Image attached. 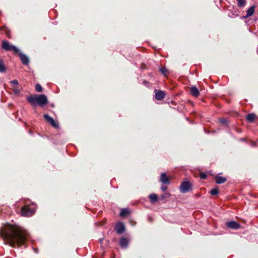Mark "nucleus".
Segmentation results:
<instances>
[{"instance_id": "17", "label": "nucleus", "mask_w": 258, "mask_h": 258, "mask_svg": "<svg viewBox=\"0 0 258 258\" xmlns=\"http://www.w3.org/2000/svg\"><path fill=\"white\" fill-rule=\"evenodd\" d=\"M255 115L254 114H253V113H250V114H248L246 116V119L249 122H252L254 120V119L255 118Z\"/></svg>"}, {"instance_id": "27", "label": "nucleus", "mask_w": 258, "mask_h": 258, "mask_svg": "<svg viewBox=\"0 0 258 258\" xmlns=\"http://www.w3.org/2000/svg\"><path fill=\"white\" fill-rule=\"evenodd\" d=\"M228 15L229 17H230L231 18H234V17H237L238 16V14L237 13H236L235 14H233L232 15H231L229 13L228 14Z\"/></svg>"}, {"instance_id": "9", "label": "nucleus", "mask_w": 258, "mask_h": 258, "mask_svg": "<svg viewBox=\"0 0 258 258\" xmlns=\"http://www.w3.org/2000/svg\"><path fill=\"white\" fill-rule=\"evenodd\" d=\"M16 53L19 54L23 64H28V63L29 62V58H28V57L25 54L22 53L20 51V50H19V52H17Z\"/></svg>"}, {"instance_id": "21", "label": "nucleus", "mask_w": 258, "mask_h": 258, "mask_svg": "<svg viewBox=\"0 0 258 258\" xmlns=\"http://www.w3.org/2000/svg\"><path fill=\"white\" fill-rule=\"evenodd\" d=\"M35 89L38 92H41L42 91V88L41 86L39 84L36 85Z\"/></svg>"}, {"instance_id": "29", "label": "nucleus", "mask_w": 258, "mask_h": 258, "mask_svg": "<svg viewBox=\"0 0 258 258\" xmlns=\"http://www.w3.org/2000/svg\"><path fill=\"white\" fill-rule=\"evenodd\" d=\"M167 188V187L166 186H161V189L163 191H165V190H166Z\"/></svg>"}, {"instance_id": "23", "label": "nucleus", "mask_w": 258, "mask_h": 258, "mask_svg": "<svg viewBox=\"0 0 258 258\" xmlns=\"http://www.w3.org/2000/svg\"><path fill=\"white\" fill-rule=\"evenodd\" d=\"M160 71L164 75H166V74L168 72L166 68H160Z\"/></svg>"}, {"instance_id": "14", "label": "nucleus", "mask_w": 258, "mask_h": 258, "mask_svg": "<svg viewBox=\"0 0 258 258\" xmlns=\"http://www.w3.org/2000/svg\"><path fill=\"white\" fill-rule=\"evenodd\" d=\"M254 8H255V6H252L251 7H250L247 10V11L246 12L247 14H246V15L245 16V18H247V17L251 16L254 13Z\"/></svg>"}, {"instance_id": "15", "label": "nucleus", "mask_w": 258, "mask_h": 258, "mask_svg": "<svg viewBox=\"0 0 258 258\" xmlns=\"http://www.w3.org/2000/svg\"><path fill=\"white\" fill-rule=\"evenodd\" d=\"M216 182L218 184H221L225 182L226 181V178L224 177H222L217 175L215 177Z\"/></svg>"}, {"instance_id": "18", "label": "nucleus", "mask_w": 258, "mask_h": 258, "mask_svg": "<svg viewBox=\"0 0 258 258\" xmlns=\"http://www.w3.org/2000/svg\"><path fill=\"white\" fill-rule=\"evenodd\" d=\"M149 198L152 202H156L158 200V196L156 194H152L149 196Z\"/></svg>"}, {"instance_id": "30", "label": "nucleus", "mask_w": 258, "mask_h": 258, "mask_svg": "<svg viewBox=\"0 0 258 258\" xmlns=\"http://www.w3.org/2000/svg\"><path fill=\"white\" fill-rule=\"evenodd\" d=\"M14 92L16 93V94H18L19 93V90L17 88H16V89H14Z\"/></svg>"}, {"instance_id": "16", "label": "nucleus", "mask_w": 258, "mask_h": 258, "mask_svg": "<svg viewBox=\"0 0 258 258\" xmlns=\"http://www.w3.org/2000/svg\"><path fill=\"white\" fill-rule=\"evenodd\" d=\"M6 71V69L3 60L0 59V73H5Z\"/></svg>"}, {"instance_id": "7", "label": "nucleus", "mask_w": 258, "mask_h": 258, "mask_svg": "<svg viewBox=\"0 0 258 258\" xmlns=\"http://www.w3.org/2000/svg\"><path fill=\"white\" fill-rule=\"evenodd\" d=\"M115 229L118 234H121L124 232L125 227L122 223L119 222L115 225Z\"/></svg>"}, {"instance_id": "2", "label": "nucleus", "mask_w": 258, "mask_h": 258, "mask_svg": "<svg viewBox=\"0 0 258 258\" xmlns=\"http://www.w3.org/2000/svg\"><path fill=\"white\" fill-rule=\"evenodd\" d=\"M28 101L33 106L37 104L43 106L48 103L46 96L44 94L34 95L29 96L27 98Z\"/></svg>"}, {"instance_id": "28", "label": "nucleus", "mask_w": 258, "mask_h": 258, "mask_svg": "<svg viewBox=\"0 0 258 258\" xmlns=\"http://www.w3.org/2000/svg\"><path fill=\"white\" fill-rule=\"evenodd\" d=\"M220 121L221 123L225 124V123H226L227 120L225 119H224V118H222V119H221L220 120Z\"/></svg>"}, {"instance_id": "22", "label": "nucleus", "mask_w": 258, "mask_h": 258, "mask_svg": "<svg viewBox=\"0 0 258 258\" xmlns=\"http://www.w3.org/2000/svg\"><path fill=\"white\" fill-rule=\"evenodd\" d=\"M210 192L212 195H217L219 193V190L217 188H213Z\"/></svg>"}, {"instance_id": "8", "label": "nucleus", "mask_w": 258, "mask_h": 258, "mask_svg": "<svg viewBox=\"0 0 258 258\" xmlns=\"http://www.w3.org/2000/svg\"><path fill=\"white\" fill-rule=\"evenodd\" d=\"M226 225L227 227L232 229H237L240 227V224L235 221L227 222Z\"/></svg>"}, {"instance_id": "10", "label": "nucleus", "mask_w": 258, "mask_h": 258, "mask_svg": "<svg viewBox=\"0 0 258 258\" xmlns=\"http://www.w3.org/2000/svg\"><path fill=\"white\" fill-rule=\"evenodd\" d=\"M165 96V92L161 91V90L156 91V93L155 94V97L157 100H161L164 98Z\"/></svg>"}, {"instance_id": "19", "label": "nucleus", "mask_w": 258, "mask_h": 258, "mask_svg": "<svg viewBox=\"0 0 258 258\" xmlns=\"http://www.w3.org/2000/svg\"><path fill=\"white\" fill-rule=\"evenodd\" d=\"M129 214V211L127 209H123L120 213V216L124 217Z\"/></svg>"}, {"instance_id": "4", "label": "nucleus", "mask_w": 258, "mask_h": 258, "mask_svg": "<svg viewBox=\"0 0 258 258\" xmlns=\"http://www.w3.org/2000/svg\"><path fill=\"white\" fill-rule=\"evenodd\" d=\"M2 48L6 51H12L14 53L19 52V49L6 40L2 42Z\"/></svg>"}, {"instance_id": "5", "label": "nucleus", "mask_w": 258, "mask_h": 258, "mask_svg": "<svg viewBox=\"0 0 258 258\" xmlns=\"http://www.w3.org/2000/svg\"><path fill=\"white\" fill-rule=\"evenodd\" d=\"M191 189V184L188 181L183 182L180 185V191L182 193H185Z\"/></svg>"}, {"instance_id": "24", "label": "nucleus", "mask_w": 258, "mask_h": 258, "mask_svg": "<svg viewBox=\"0 0 258 258\" xmlns=\"http://www.w3.org/2000/svg\"><path fill=\"white\" fill-rule=\"evenodd\" d=\"M200 177L201 179H205L207 177V175L204 173H201L200 174Z\"/></svg>"}, {"instance_id": "13", "label": "nucleus", "mask_w": 258, "mask_h": 258, "mask_svg": "<svg viewBox=\"0 0 258 258\" xmlns=\"http://www.w3.org/2000/svg\"><path fill=\"white\" fill-rule=\"evenodd\" d=\"M190 93L191 94L195 96V97H198L199 95V91L198 89L195 87V86H192L190 88Z\"/></svg>"}, {"instance_id": "20", "label": "nucleus", "mask_w": 258, "mask_h": 258, "mask_svg": "<svg viewBox=\"0 0 258 258\" xmlns=\"http://www.w3.org/2000/svg\"><path fill=\"white\" fill-rule=\"evenodd\" d=\"M237 2V5L239 7H243L245 5V0H236Z\"/></svg>"}, {"instance_id": "1", "label": "nucleus", "mask_w": 258, "mask_h": 258, "mask_svg": "<svg viewBox=\"0 0 258 258\" xmlns=\"http://www.w3.org/2000/svg\"><path fill=\"white\" fill-rule=\"evenodd\" d=\"M0 234L5 241L6 244L13 247L16 245H24L28 236V232L17 225L8 224L1 231Z\"/></svg>"}, {"instance_id": "6", "label": "nucleus", "mask_w": 258, "mask_h": 258, "mask_svg": "<svg viewBox=\"0 0 258 258\" xmlns=\"http://www.w3.org/2000/svg\"><path fill=\"white\" fill-rule=\"evenodd\" d=\"M44 118L49 123L51 126L55 128H58V124L57 122H56L51 117H50L48 114H44Z\"/></svg>"}, {"instance_id": "26", "label": "nucleus", "mask_w": 258, "mask_h": 258, "mask_svg": "<svg viewBox=\"0 0 258 258\" xmlns=\"http://www.w3.org/2000/svg\"><path fill=\"white\" fill-rule=\"evenodd\" d=\"M10 83L15 85H18V83H19L18 81L17 80H14L11 81L10 82Z\"/></svg>"}, {"instance_id": "3", "label": "nucleus", "mask_w": 258, "mask_h": 258, "mask_svg": "<svg viewBox=\"0 0 258 258\" xmlns=\"http://www.w3.org/2000/svg\"><path fill=\"white\" fill-rule=\"evenodd\" d=\"M35 208L29 205L23 207L21 209V214L23 216L29 217L32 216L35 212Z\"/></svg>"}, {"instance_id": "11", "label": "nucleus", "mask_w": 258, "mask_h": 258, "mask_svg": "<svg viewBox=\"0 0 258 258\" xmlns=\"http://www.w3.org/2000/svg\"><path fill=\"white\" fill-rule=\"evenodd\" d=\"M160 181L163 183H166V184L169 183V179L167 176L166 174L164 173H162L161 174Z\"/></svg>"}, {"instance_id": "12", "label": "nucleus", "mask_w": 258, "mask_h": 258, "mask_svg": "<svg viewBox=\"0 0 258 258\" xmlns=\"http://www.w3.org/2000/svg\"><path fill=\"white\" fill-rule=\"evenodd\" d=\"M119 244L122 247H126L128 244V241L126 238L122 237L120 239Z\"/></svg>"}, {"instance_id": "25", "label": "nucleus", "mask_w": 258, "mask_h": 258, "mask_svg": "<svg viewBox=\"0 0 258 258\" xmlns=\"http://www.w3.org/2000/svg\"><path fill=\"white\" fill-rule=\"evenodd\" d=\"M169 197H170V194L169 193H166V194H165L164 195H162L161 196V198L162 199L166 198H168Z\"/></svg>"}]
</instances>
